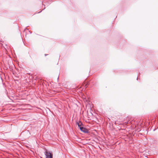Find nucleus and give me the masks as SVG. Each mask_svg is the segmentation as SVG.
Here are the masks:
<instances>
[{
    "instance_id": "f257e3e1",
    "label": "nucleus",
    "mask_w": 158,
    "mask_h": 158,
    "mask_svg": "<svg viewBox=\"0 0 158 158\" xmlns=\"http://www.w3.org/2000/svg\"><path fill=\"white\" fill-rule=\"evenodd\" d=\"M44 153L46 156V158H52V153L48 151L46 149H45Z\"/></svg>"
},
{
    "instance_id": "f03ea898",
    "label": "nucleus",
    "mask_w": 158,
    "mask_h": 158,
    "mask_svg": "<svg viewBox=\"0 0 158 158\" xmlns=\"http://www.w3.org/2000/svg\"><path fill=\"white\" fill-rule=\"evenodd\" d=\"M80 129L82 131L85 133H87L88 132V130L83 127H80Z\"/></svg>"
},
{
    "instance_id": "7ed1b4c3",
    "label": "nucleus",
    "mask_w": 158,
    "mask_h": 158,
    "mask_svg": "<svg viewBox=\"0 0 158 158\" xmlns=\"http://www.w3.org/2000/svg\"><path fill=\"white\" fill-rule=\"evenodd\" d=\"M77 124L80 128V127H82V123L81 121H79L78 122H77Z\"/></svg>"
}]
</instances>
